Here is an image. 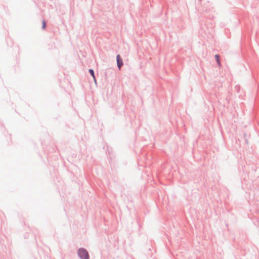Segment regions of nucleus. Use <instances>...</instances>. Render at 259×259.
I'll return each instance as SVG.
<instances>
[{
  "label": "nucleus",
  "mask_w": 259,
  "mask_h": 259,
  "mask_svg": "<svg viewBox=\"0 0 259 259\" xmlns=\"http://www.w3.org/2000/svg\"><path fill=\"white\" fill-rule=\"evenodd\" d=\"M77 255L80 259H90V255L87 250L80 247L77 250Z\"/></svg>",
  "instance_id": "1"
},
{
  "label": "nucleus",
  "mask_w": 259,
  "mask_h": 259,
  "mask_svg": "<svg viewBox=\"0 0 259 259\" xmlns=\"http://www.w3.org/2000/svg\"><path fill=\"white\" fill-rule=\"evenodd\" d=\"M116 62L118 68L120 70L121 67L123 65L122 59L119 54L116 56Z\"/></svg>",
  "instance_id": "2"
},
{
  "label": "nucleus",
  "mask_w": 259,
  "mask_h": 259,
  "mask_svg": "<svg viewBox=\"0 0 259 259\" xmlns=\"http://www.w3.org/2000/svg\"><path fill=\"white\" fill-rule=\"evenodd\" d=\"M204 16L205 18L210 20H212L214 18L213 15L208 14V12L207 11L204 13Z\"/></svg>",
  "instance_id": "3"
},
{
  "label": "nucleus",
  "mask_w": 259,
  "mask_h": 259,
  "mask_svg": "<svg viewBox=\"0 0 259 259\" xmlns=\"http://www.w3.org/2000/svg\"><path fill=\"white\" fill-rule=\"evenodd\" d=\"M214 58H215V60L218 65L219 66H221V61H220V55L219 54H216L214 56Z\"/></svg>",
  "instance_id": "4"
},
{
  "label": "nucleus",
  "mask_w": 259,
  "mask_h": 259,
  "mask_svg": "<svg viewBox=\"0 0 259 259\" xmlns=\"http://www.w3.org/2000/svg\"><path fill=\"white\" fill-rule=\"evenodd\" d=\"M89 72L90 74V75L93 77L94 79H95V72L94 70L93 69H89Z\"/></svg>",
  "instance_id": "5"
},
{
  "label": "nucleus",
  "mask_w": 259,
  "mask_h": 259,
  "mask_svg": "<svg viewBox=\"0 0 259 259\" xmlns=\"http://www.w3.org/2000/svg\"><path fill=\"white\" fill-rule=\"evenodd\" d=\"M47 27V23L45 20H43L42 22V29H45Z\"/></svg>",
  "instance_id": "6"
},
{
  "label": "nucleus",
  "mask_w": 259,
  "mask_h": 259,
  "mask_svg": "<svg viewBox=\"0 0 259 259\" xmlns=\"http://www.w3.org/2000/svg\"><path fill=\"white\" fill-rule=\"evenodd\" d=\"M240 87L239 85H237L235 87V89L236 90V91L239 93V90H240Z\"/></svg>",
  "instance_id": "7"
},
{
  "label": "nucleus",
  "mask_w": 259,
  "mask_h": 259,
  "mask_svg": "<svg viewBox=\"0 0 259 259\" xmlns=\"http://www.w3.org/2000/svg\"><path fill=\"white\" fill-rule=\"evenodd\" d=\"M94 80L95 83L97 84V80L96 79V77L95 76V79H94Z\"/></svg>",
  "instance_id": "8"
},
{
  "label": "nucleus",
  "mask_w": 259,
  "mask_h": 259,
  "mask_svg": "<svg viewBox=\"0 0 259 259\" xmlns=\"http://www.w3.org/2000/svg\"><path fill=\"white\" fill-rule=\"evenodd\" d=\"M202 1V0H199V1H198V3H199H199L200 4Z\"/></svg>",
  "instance_id": "9"
}]
</instances>
